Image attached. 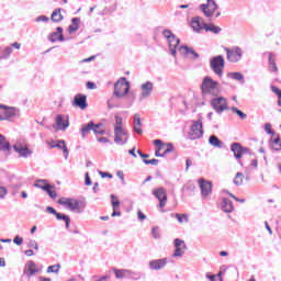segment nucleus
Masks as SVG:
<instances>
[{"label":"nucleus","mask_w":281,"mask_h":281,"mask_svg":"<svg viewBox=\"0 0 281 281\" xmlns=\"http://www.w3.org/2000/svg\"><path fill=\"white\" fill-rule=\"evenodd\" d=\"M115 123H114V128H124V120L120 115L114 116Z\"/></svg>","instance_id":"41"},{"label":"nucleus","mask_w":281,"mask_h":281,"mask_svg":"<svg viewBox=\"0 0 281 281\" xmlns=\"http://www.w3.org/2000/svg\"><path fill=\"white\" fill-rule=\"evenodd\" d=\"M244 179H245V175H243V172H237L233 180V183L235 186H243Z\"/></svg>","instance_id":"37"},{"label":"nucleus","mask_w":281,"mask_h":281,"mask_svg":"<svg viewBox=\"0 0 281 281\" xmlns=\"http://www.w3.org/2000/svg\"><path fill=\"white\" fill-rule=\"evenodd\" d=\"M36 23H47L49 22V18L47 15H40L35 19Z\"/></svg>","instance_id":"51"},{"label":"nucleus","mask_w":281,"mask_h":281,"mask_svg":"<svg viewBox=\"0 0 281 281\" xmlns=\"http://www.w3.org/2000/svg\"><path fill=\"white\" fill-rule=\"evenodd\" d=\"M91 131H93V121L82 124L80 128L82 139H86L88 135H91Z\"/></svg>","instance_id":"25"},{"label":"nucleus","mask_w":281,"mask_h":281,"mask_svg":"<svg viewBox=\"0 0 281 281\" xmlns=\"http://www.w3.org/2000/svg\"><path fill=\"white\" fill-rule=\"evenodd\" d=\"M56 30L57 32L49 35L48 41H50V43H56L57 41L64 43L65 36L63 35V27L58 26Z\"/></svg>","instance_id":"24"},{"label":"nucleus","mask_w":281,"mask_h":281,"mask_svg":"<svg viewBox=\"0 0 281 281\" xmlns=\"http://www.w3.org/2000/svg\"><path fill=\"white\" fill-rule=\"evenodd\" d=\"M176 218L178 220L179 223H188V215L187 214H176Z\"/></svg>","instance_id":"49"},{"label":"nucleus","mask_w":281,"mask_h":281,"mask_svg":"<svg viewBox=\"0 0 281 281\" xmlns=\"http://www.w3.org/2000/svg\"><path fill=\"white\" fill-rule=\"evenodd\" d=\"M201 137H203V121L199 119L192 122L190 139H201Z\"/></svg>","instance_id":"11"},{"label":"nucleus","mask_w":281,"mask_h":281,"mask_svg":"<svg viewBox=\"0 0 281 281\" xmlns=\"http://www.w3.org/2000/svg\"><path fill=\"white\" fill-rule=\"evenodd\" d=\"M151 235H153V238H155V240H157L158 238H160L159 228L154 227V228L151 229Z\"/></svg>","instance_id":"53"},{"label":"nucleus","mask_w":281,"mask_h":281,"mask_svg":"<svg viewBox=\"0 0 281 281\" xmlns=\"http://www.w3.org/2000/svg\"><path fill=\"white\" fill-rule=\"evenodd\" d=\"M50 148H59L63 150V155L65 159H69V149L67 148V143L64 139L61 140H53L48 144Z\"/></svg>","instance_id":"18"},{"label":"nucleus","mask_w":281,"mask_h":281,"mask_svg":"<svg viewBox=\"0 0 281 281\" xmlns=\"http://www.w3.org/2000/svg\"><path fill=\"white\" fill-rule=\"evenodd\" d=\"M228 195L231 196V199H234V201H236L237 203H245V199H239L236 195H234V193H228Z\"/></svg>","instance_id":"60"},{"label":"nucleus","mask_w":281,"mask_h":281,"mask_svg":"<svg viewBox=\"0 0 281 281\" xmlns=\"http://www.w3.org/2000/svg\"><path fill=\"white\" fill-rule=\"evenodd\" d=\"M46 188L47 190H45L44 192H46L48 196H50V199H56V196H58L56 191H54V187L52 184H49V187H46Z\"/></svg>","instance_id":"44"},{"label":"nucleus","mask_w":281,"mask_h":281,"mask_svg":"<svg viewBox=\"0 0 281 281\" xmlns=\"http://www.w3.org/2000/svg\"><path fill=\"white\" fill-rule=\"evenodd\" d=\"M60 271V265H53L47 268V273H58Z\"/></svg>","instance_id":"47"},{"label":"nucleus","mask_w":281,"mask_h":281,"mask_svg":"<svg viewBox=\"0 0 281 281\" xmlns=\"http://www.w3.org/2000/svg\"><path fill=\"white\" fill-rule=\"evenodd\" d=\"M210 68L213 70L215 76L223 78V71L225 69V57H223V55L212 57L210 59Z\"/></svg>","instance_id":"5"},{"label":"nucleus","mask_w":281,"mask_h":281,"mask_svg":"<svg viewBox=\"0 0 281 281\" xmlns=\"http://www.w3.org/2000/svg\"><path fill=\"white\" fill-rule=\"evenodd\" d=\"M271 147L273 148V150H281V139H280V136H278L277 138H274L272 140Z\"/></svg>","instance_id":"42"},{"label":"nucleus","mask_w":281,"mask_h":281,"mask_svg":"<svg viewBox=\"0 0 281 281\" xmlns=\"http://www.w3.org/2000/svg\"><path fill=\"white\" fill-rule=\"evenodd\" d=\"M225 52L228 63H240L243 60V48L234 46L233 48H225Z\"/></svg>","instance_id":"6"},{"label":"nucleus","mask_w":281,"mask_h":281,"mask_svg":"<svg viewBox=\"0 0 281 281\" xmlns=\"http://www.w3.org/2000/svg\"><path fill=\"white\" fill-rule=\"evenodd\" d=\"M49 183H47V180H38L36 183H35V188H40L41 190H47V188H49Z\"/></svg>","instance_id":"39"},{"label":"nucleus","mask_w":281,"mask_h":281,"mask_svg":"<svg viewBox=\"0 0 281 281\" xmlns=\"http://www.w3.org/2000/svg\"><path fill=\"white\" fill-rule=\"evenodd\" d=\"M74 106H77L78 109H81V111H85L89 104L87 103V95L85 94H77L74 99Z\"/></svg>","instance_id":"20"},{"label":"nucleus","mask_w":281,"mask_h":281,"mask_svg":"<svg viewBox=\"0 0 281 281\" xmlns=\"http://www.w3.org/2000/svg\"><path fill=\"white\" fill-rule=\"evenodd\" d=\"M7 194H8V189H5V187H0V199H5Z\"/></svg>","instance_id":"59"},{"label":"nucleus","mask_w":281,"mask_h":281,"mask_svg":"<svg viewBox=\"0 0 281 281\" xmlns=\"http://www.w3.org/2000/svg\"><path fill=\"white\" fill-rule=\"evenodd\" d=\"M231 111L233 113H236V115H238V117H240V120H247V114L245 112L240 111L238 108L233 106V108H231Z\"/></svg>","instance_id":"40"},{"label":"nucleus","mask_w":281,"mask_h":281,"mask_svg":"<svg viewBox=\"0 0 281 281\" xmlns=\"http://www.w3.org/2000/svg\"><path fill=\"white\" fill-rule=\"evenodd\" d=\"M143 162L146 164L147 166H158L159 165V159H143Z\"/></svg>","instance_id":"50"},{"label":"nucleus","mask_w":281,"mask_h":281,"mask_svg":"<svg viewBox=\"0 0 281 281\" xmlns=\"http://www.w3.org/2000/svg\"><path fill=\"white\" fill-rule=\"evenodd\" d=\"M153 91H155V83H153L151 81H146L145 83H142L140 92L138 94L139 102L148 100V98L153 95Z\"/></svg>","instance_id":"9"},{"label":"nucleus","mask_w":281,"mask_h":281,"mask_svg":"<svg viewBox=\"0 0 281 281\" xmlns=\"http://www.w3.org/2000/svg\"><path fill=\"white\" fill-rule=\"evenodd\" d=\"M198 183H199V187L201 190L202 198L207 199V196H210V194H212V182H210L203 178H200L198 180Z\"/></svg>","instance_id":"14"},{"label":"nucleus","mask_w":281,"mask_h":281,"mask_svg":"<svg viewBox=\"0 0 281 281\" xmlns=\"http://www.w3.org/2000/svg\"><path fill=\"white\" fill-rule=\"evenodd\" d=\"M162 36L167 38L171 56H177L178 49V52L181 54V56H184V58H190V60H196V58H199V53L194 52V48L189 46H179L181 41L177 38L172 31L168 29L164 30Z\"/></svg>","instance_id":"1"},{"label":"nucleus","mask_w":281,"mask_h":281,"mask_svg":"<svg viewBox=\"0 0 281 281\" xmlns=\"http://www.w3.org/2000/svg\"><path fill=\"white\" fill-rule=\"evenodd\" d=\"M0 150L2 153H10L12 150V147L10 146V142L5 139V136L0 134Z\"/></svg>","instance_id":"27"},{"label":"nucleus","mask_w":281,"mask_h":281,"mask_svg":"<svg viewBox=\"0 0 281 281\" xmlns=\"http://www.w3.org/2000/svg\"><path fill=\"white\" fill-rule=\"evenodd\" d=\"M175 150V147L172 146V144H167V148L165 149V151L162 153V155L167 156L168 153H172Z\"/></svg>","instance_id":"55"},{"label":"nucleus","mask_w":281,"mask_h":281,"mask_svg":"<svg viewBox=\"0 0 281 281\" xmlns=\"http://www.w3.org/2000/svg\"><path fill=\"white\" fill-rule=\"evenodd\" d=\"M222 210L226 213V214H232V212H234V204L231 202L229 199L224 198L222 201Z\"/></svg>","instance_id":"26"},{"label":"nucleus","mask_w":281,"mask_h":281,"mask_svg":"<svg viewBox=\"0 0 281 281\" xmlns=\"http://www.w3.org/2000/svg\"><path fill=\"white\" fill-rule=\"evenodd\" d=\"M50 19L54 23H60V21H63V13H60V9H55L50 15Z\"/></svg>","instance_id":"32"},{"label":"nucleus","mask_w":281,"mask_h":281,"mask_svg":"<svg viewBox=\"0 0 281 281\" xmlns=\"http://www.w3.org/2000/svg\"><path fill=\"white\" fill-rule=\"evenodd\" d=\"M168 265V258L153 259L149 261L148 267L150 271H161V269H166Z\"/></svg>","instance_id":"15"},{"label":"nucleus","mask_w":281,"mask_h":281,"mask_svg":"<svg viewBox=\"0 0 281 281\" xmlns=\"http://www.w3.org/2000/svg\"><path fill=\"white\" fill-rule=\"evenodd\" d=\"M55 131H67L69 128V117L63 114H58L55 119V125H53Z\"/></svg>","instance_id":"13"},{"label":"nucleus","mask_w":281,"mask_h":281,"mask_svg":"<svg viewBox=\"0 0 281 281\" xmlns=\"http://www.w3.org/2000/svg\"><path fill=\"white\" fill-rule=\"evenodd\" d=\"M99 175L102 179H113V175L109 173V172H104V171H99Z\"/></svg>","instance_id":"57"},{"label":"nucleus","mask_w":281,"mask_h":281,"mask_svg":"<svg viewBox=\"0 0 281 281\" xmlns=\"http://www.w3.org/2000/svg\"><path fill=\"white\" fill-rule=\"evenodd\" d=\"M57 221H64L66 223V229H69V224L71 223V218H69V215H65L63 213H57L55 215Z\"/></svg>","instance_id":"35"},{"label":"nucleus","mask_w":281,"mask_h":281,"mask_svg":"<svg viewBox=\"0 0 281 281\" xmlns=\"http://www.w3.org/2000/svg\"><path fill=\"white\" fill-rule=\"evenodd\" d=\"M110 199L112 200L113 210H117L120 207V200H117V196L115 194H111Z\"/></svg>","instance_id":"45"},{"label":"nucleus","mask_w":281,"mask_h":281,"mask_svg":"<svg viewBox=\"0 0 281 281\" xmlns=\"http://www.w3.org/2000/svg\"><path fill=\"white\" fill-rule=\"evenodd\" d=\"M227 78H231V80H237L240 85H245V76L243 72H228Z\"/></svg>","instance_id":"30"},{"label":"nucleus","mask_w":281,"mask_h":281,"mask_svg":"<svg viewBox=\"0 0 281 281\" xmlns=\"http://www.w3.org/2000/svg\"><path fill=\"white\" fill-rule=\"evenodd\" d=\"M265 131H266V133H268V135H276V133L273 132V130H271L270 123H267V124L265 125Z\"/></svg>","instance_id":"58"},{"label":"nucleus","mask_w":281,"mask_h":281,"mask_svg":"<svg viewBox=\"0 0 281 281\" xmlns=\"http://www.w3.org/2000/svg\"><path fill=\"white\" fill-rule=\"evenodd\" d=\"M137 216H138V221H146V215L142 211L137 212Z\"/></svg>","instance_id":"63"},{"label":"nucleus","mask_w":281,"mask_h":281,"mask_svg":"<svg viewBox=\"0 0 281 281\" xmlns=\"http://www.w3.org/2000/svg\"><path fill=\"white\" fill-rule=\"evenodd\" d=\"M46 212H47L48 214H53L54 216H57V214H58V212L55 211V209L52 207V206H47V207H46Z\"/></svg>","instance_id":"62"},{"label":"nucleus","mask_w":281,"mask_h":281,"mask_svg":"<svg viewBox=\"0 0 281 281\" xmlns=\"http://www.w3.org/2000/svg\"><path fill=\"white\" fill-rule=\"evenodd\" d=\"M154 196L159 201V207H166V203H168V193H166V189L158 188L153 191Z\"/></svg>","instance_id":"16"},{"label":"nucleus","mask_w":281,"mask_h":281,"mask_svg":"<svg viewBox=\"0 0 281 281\" xmlns=\"http://www.w3.org/2000/svg\"><path fill=\"white\" fill-rule=\"evenodd\" d=\"M134 131L138 135H142V133H143V131H142V117L139 116V114L134 115Z\"/></svg>","instance_id":"31"},{"label":"nucleus","mask_w":281,"mask_h":281,"mask_svg":"<svg viewBox=\"0 0 281 281\" xmlns=\"http://www.w3.org/2000/svg\"><path fill=\"white\" fill-rule=\"evenodd\" d=\"M217 9L218 4H216L214 0H207L206 3L200 5V10L207 19L214 16V12H216Z\"/></svg>","instance_id":"12"},{"label":"nucleus","mask_w":281,"mask_h":281,"mask_svg":"<svg viewBox=\"0 0 281 281\" xmlns=\"http://www.w3.org/2000/svg\"><path fill=\"white\" fill-rule=\"evenodd\" d=\"M128 91H131V82H128L126 78L122 77L114 83L113 95L119 100L128 95Z\"/></svg>","instance_id":"4"},{"label":"nucleus","mask_w":281,"mask_h":281,"mask_svg":"<svg viewBox=\"0 0 281 281\" xmlns=\"http://www.w3.org/2000/svg\"><path fill=\"white\" fill-rule=\"evenodd\" d=\"M58 203L67 210H70V212H76L77 214H82V210L86 207L85 203L71 198H61L58 200Z\"/></svg>","instance_id":"3"},{"label":"nucleus","mask_w":281,"mask_h":281,"mask_svg":"<svg viewBox=\"0 0 281 281\" xmlns=\"http://www.w3.org/2000/svg\"><path fill=\"white\" fill-rule=\"evenodd\" d=\"M191 27L194 32H200L201 30H205V23H203V18L195 16L191 20Z\"/></svg>","instance_id":"22"},{"label":"nucleus","mask_w":281,"mask_h":281,"mask_svg":"<svg viewBox=\"0 0 281 281\" xmlns=\"http://www.w3.org/2000/svg\"><path fill=\"white\" fill-rule=\"evenodd\" d=\"M87 89L93 90V89H98V87L95 86L94 82L88 81V82H87Z\"/></svg>","instance_id":"64"},{"label":"nucleus","mask_w":281,"mask_h":281,"mask_svg":"<svg viewBox=\"0 0 281 281\" xmlns=\"http://www.w3.org/2000/svg\"><path fill=\"white\" fill-rule=\"evenodd\" d=\"M13 243H14V245H18V246L23 245V237L16 235V236L13 238Z\"/></svg>","instance_id":"54"},{"label":"nucleus","mask_w":281,"mask_h":281,"mask_svg":"<svg viewBox=\"0 0 281 281\" xmlns=\"http://www.w3.org/2000/svg\"><path fill=\"white\" fill-rule=\"evenodd\" d=\"M212 109L221 115L224 111H229V105L227 104V99L224 97L214 98L211 100Z\"/></svg>","instance_id":"7"},{"label":"nucleus","mask_w":281,"mask_h":281,"mask_svg":"<svg viewBox=\"0 0 281 281\" xmlns=\"http://www.w3.org/2000/svg\"><path fill=\"white\" fill-rule=\"evenodd\" d=\"M205 32H212L213 34H221L222 29L214 24H204Z\"/></svg>","instance_id":"34"},{"label":"nucleus","mask_w":281,"mask_h":281,"mask_svg":"<svg viewBox=\"0 0 281 281\" xmlns=\"http://www.w3.org/2000/svg\"><path fill=\"white\" fill-rule=\"evenodd\" d=\"M16 117V109L0 105V120H13Z\"/></svg>","instance_id":"17"},{"label":"nucleus","mask_w":281,"mask_h":281,"mask_svg":"<svg viewBox=\"0 0 281 281\" xmlns=\"http://www.w3.org/2000/svg\"><path fill=\"white\" fill-rule=\"evenodd\" d=\"M154 146H158V150H162L164 143L161 142V139H156L154 140Z\"/></svg>","instance_id":"61"},{"label":"nucleus","mask_w":281,"mask_h":281,"mask_svg":"<svg viewBox=\"0 0 281 281\" xmlns=\"http://www.w3.org/2000/svg\"><path fill=\"white\" fill-rule=\"evenodd\" d=\"M12 54V46H7L4 48L0 47V63L1 60H8Z\"/></svg>","instance_id":"28"},{"label":"nucleus","mask_w":281,"mask_h":281,"mask_svg":"<svg viewBox=\"0 0 281 281\" xmlns=\"http://www.w3.org/2000/svg\"><path fill=\"white\" fill-rule=\"evenodd\" d=\"M173 247L175 250L171 258H183V256H186V249H188V246L183 239L176 238L173 240Z\"/></svg>","instance_id":"10"},{"label":"nucleus","mask_w":281,"mask_h":281,"mask_svg":"<svg viewBox=\"0 0 281 281\" xmlns=\"http://www.w3.org/2000/svg\"><path fill=\"white\" fill-rule=\"evenodd\" d=\"M201 91L204 98H216L221 93V85L212 77L206 76L202 80Z\"/></svg>","instance_id":"2"},{"label":"nucleus","mask_w":281,"mask_h":281,"mask_svg":"<svg viewBox=\"0 0 281 281\" xmlns=\"http://www.w3.org/2000/svg\"><path fill=\"white\" fill-rule=\"evenodd\" d=\"M38 266H36V262L30 260L26 263V267L24 269V274L27 276V278H32V276H36L38 273Z\"/></svg>","instance_id":"21"},{"label":"nucleus","mask_w":281,"mask_h":281,"mask_svg":"<svg viewBox=\"0 0 281 281\" xmlns=\"http://www.w3.org/2000/svg\"><path fill=\"white\" fill-rule=\"evenodd\" d=\"M114 144L116 146L128 144V132L124 127H114Z\"/></svg>","instance_id":"8"},{"label":"nucleus","mask_w":281,"mask_h":281,"mask_svg":"<svg viewBox=\"0 0 281 281\" xmlns=\"http://www.w3.org/2000/svg\"><path fill=\"white\" fill-rule=\"evenodd\" d=\"M231 150L232 153H234V157H236L237 159H240V157L245 155V151L247 150V148L241 147L239 143H233L231 146Z\"/></svg>","instance_id":"23"},{"label":"nucleus","mask_w":281,"mask_h":281,"mask_svg":"<svg viewBox=\"0 0 281 281\" xmlns=\"http://www.w3.org/2000/svg\"><path fill=\"white\" fill-rule=\"evenodd\" d=\"M271 91L274 92L276 95H278V98H279L278 104H279V106H281V90H280V88L272 86Z\"/></svg>","instance_id":"48"},{"label":"nucleus","mask_w":281,"mask_h":281,"mask_svg":"<svg viewBox=\"0 0 281 281\" xmlns=\"http://www.w3.org/2000/svg\"><path fill=\"white\" fill-rule=\"evenodd\" d=\"M27 247L35 249V251H38V243L34 239H32L27 243Z\"/></svg>","instance_id":"52"},{"label":"nucleus","mask_w":281,"mask_h":281,"mask_svg":"<svg viewBox=\"0 0 281 281\" xmlns=\"http://www.w3.org/2000/svg\"><path fill=\"white\" fill-rule=\"evenodd\" d=\"M71 23L72 24L68 26L69 34H74V32H78V30H80V18H74Z\"/></svg>","instance_id":"29"},{"label":"nucleus","mask_w":281,"mask_h":281,"mask_svg":"<svg viewBox=\"0 0 281 281\" xmlns=\"http://www.w3.org/2000/svg\"><path fill=\"white\" fill-rule=\"evenodd\" d=\"M209 144H211V146H214V148H223V143L216 137V135L210 136Z\"/></svg>","instance_id":"33"},{"label":"nucleus","mask_w":281,"mask_h":281,"mask_svg":"<svg viewBox=\"0 0 281 281\" xmlns=\"http://www.w3.org/2000/svg\"><path fill=\"white\" fill-rule=\"evenodd\" d=\"M116 177H119V179H121V182L123 186H126V180L124 179V171H117Z\"/></svg>","instance_id":"56"},{"label":"nucleus","mask_w":281,"mask_h":281,"mask_svg":"<svg viewBox=\"0 0 281 281\" xmlns=\"http://www.w3.org/2000/svg\"><path fill=\"white\" fill-rule=\"evenodd\" d=\"M225 271H227V269L221 270L217 276L216 274H206V278L210 281L221 280V276H224Z\"/></svg>","instance_id":"38"},{"label":"nucleus","mask_w":281,"mask_h":281,"mask_svg":"<svg viewBox=\"0 0 281 281\" xmlns=\"http://www.w3.org/2000/svg\"><path fill=\"white\" fill-rule=\"evenodd\" d=\"M269 71H278V65H276L273 53L269 54Z\"/></svg>","instance_id":"36"},{"label":"nucleus","mask_w":281,"mask_h":281,"mask_svg":"<svg viewBox=\"0 0 281 281\" xmlns=\"http://www.w3.org/2000/svg\"><path fill=\"white\" fill-rule=\"evenodd\" d=\"M102 126V124H95L93 123V128H92V132L94 133V135H104V131L101 130L100 131V127Z\"/></svg>","instance_id":"46"},{"label":"nucleus","mask_w":281,"mask_h":281,"mask_svg":"<svg viewBox=\"0 0 281 281\" xmlns=\"http://www.w3.org/2000/svg\"><path fill=\"white\" fill-rule=\"evenodd\" d=\"M114 273H115V278L122 279V278H126V276H128V273H131V271H128V270H114Z\"/></svg>","instance_id":"43"},{"label":"nucleus","mask_w":281,"mask_h":281,"mask_svg":"<svg viewBox=\"0 0 281 281\" xmlns=\"http://www.w3.org/2000/svg\"><path fill=\"white\" fill-rule=\"evenodd\" d=\"M13 150L18 153L19 157L23 159H27V157H32V149L27 148V146H23L21 144L13 145Z\"/></svg>","instance_id":"19"}]
</instances>
